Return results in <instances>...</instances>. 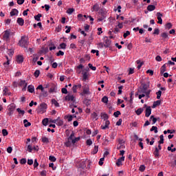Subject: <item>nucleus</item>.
I'll list each match as a JSON object with an SVG mask.
<instances>
[{"mask_svg": "<svg viewBox=\"0 0 176 176\" xmlns=\"http://www.w3.org/2000/svg\"><path fill=\"white\" fill-rule=\"evenodd\" d=\"M18 45L21 46V47H25L27 49V47H28V38L25 36H23L19 41Z\"/></svg>", "mask_w": 176, "mask_h": 176, "instance_id": "1", "label": "nucleus"}, {"mask_svg": "<svg viewBox=\"0 0 176 176\" xmlns=\"http://www.w3.org/2000/svg\"><path fill=\"white\" fill-rule=\"evenodd\" d=\"M47 109V104L43 102L38 106L37 109V112L38 113H45Z\"/></svg>", "mask_w": 176, "mask_h": 176, "instance_id": "2", "label": "nucleus"}, {"mask_svg": "<svg viewBox=\"0 0 176 176\" xmlns=\"http://www.w3.org/2000/svg\"><path fill=\"white\" fill-rule=\"evenodd\" d=\"M148 87L149 84L142 83L141 86L138 89V93L145 94V92L148 90Z\"/></svg>", "mask_w": 176, "mask_h": 176, "instance_id": "3", "label": "nucleus"}, {"mask_svg": "<svg viewBox=\"0 0 176 176\" xmlns=\"http://www.w3.org/2000/svg\"><path fill=\"white\" fill-rule=\"evenodd\" d=\"M91 119L93 122H97V120H98V114L96 112H93L91 114Z\"/></svg>", "mask_w": 176, "mask_h": 176, "instance_id": "4", "label": "nucleus"}, {"mask_svg": "<svg viewBox=\"0 0 176 176\" xmlns=\"http://www.w3.org/2000/svg\"><path fill=\"white\" fill-rule=\"evenodd\" d=\"M53 123H56L58 126H63L64 124V121L60 120V118H58L56 120H52Z\"/></svg>", "mask_w": 176, "mask_h": 176, "instance_id": "5", "label": "nucleus"}, {"mask_svg": "<svg viewBox=\"0 0 176 176\" xmlns=\"http://www.w3.org/2000/svg\"><path fill=\"white\" fill-rule=\"evenodd\" d=\"M10 36V31H9V30L4 31V34L3 36V40L8 41L9 39Z\"/></svg>", "mask_w": 176, "mask_h": 176, "instance_id": "6", "label": "nucleus"}, {"mask_svg": "<svg viewBox=\"0 0 176 176\" xmlns=\"http://www.w3.org/2000/svg\"><path fill=\"white\" fill-rule=\"evenodd\" d=\"M157 23L158 24H163V19H162V17H163V14L160 12H157Z\"/></svg>", "mask_w": 176, "mask_h": 176, "instance_id": "7", "label": "nucleus"}, {"mask_svg": "<svg viewBox=\"0 0 176 176\" xmlns=\"http://www.w3.org/2000/svg\"><path fill=\"white\" fill-rule=\"evenodd\" d=\"M152 113V109H151V107H147L146 109V118H149L151 116V114Z\"/></svg>", "mask_w": 176, "mask_h": 176, "instance_id": "8", "label": "nucleus"}, {"mask_svg": "<svg viewBox=\"0 0 176 176\" xmlns=\"http://www.w3.org/2000/svg\"><path fill=\"white\" fill-rule=\"evenodd\" d=\"M109 124H111V122L109 120L104 121V125L101 126L102 130H105L106 129H109Z\"/></svg>", "mask_w": 176, "mask_h": 176, "instance_id": "9", "label": "nucleus"}, {"mask_svg": "<svg viewBox=\"0 0 176 176\" xmlns=\"http://www.w3.org/2000/svg\"><path fill=\"white\" fill-rule=\"evenodd\" d=\"M65 101H72L73 102H75V96H74L73 95L72 96H69V95H67L66 97H65Z\"/></svg>", "mask_w": 176, "mask_h": 176, "instance_id": "10", "label": "nucleus"}, {"mask_svg": "<svg viewBox=\"0 0 176 176\" xmlns=\"http://www.w3.org/2000/svg\"><path fill=\"white\" fill-rule=\"evenodd\" d=\"M122 162H124V156L120 157L116 162L117 166L119 167L122 166Z\"/></svg>", "mask_w": 176, "mask_h": 176, "instance_id": "11", "label": "nucleus"}, {"mask_svg": "<svg viewBox=\"0 0 176 176\" xmlns=\"http://www.w3.org/2000/svg\"><path fill=\"white\" fill-rule=\"evenodd\" d=\"M98 10H100V5H98V3H96L93 6L91 12H98Z\"/></svg>", "mask_w": 176, "mask_h": 176, "instance_id": "12", "label": "nucleus"}, {"mask_svg": "<svg viewBox=\"0 0 176 176\" xmlns=\"http://www.w3.org/2000/svg\"><path fill=\"white\" fill-rule=\"evenodd\" d=\"M16 61L19 64H21L24 61V58L21 55H18L16 57Z\"/></svg>", "mask_w": 176, "mask_h": 176, "instance_id": "13", "label": "nucleus"}, {"mask_svg": "<svg viewBox=\"0 0 176 176\" xmlns=\"http://www.w3.org/2000/svg\"><path fill=\"white\" fill-rule=\"evenodd\" d=\"M10 14L11 16H17L19 14V10L17 9H12Z\"/></svg>", "mask_w": 176, "mask_h": 176, "instance_id": "14", "label": "nucleus"}, {"mask_svg": "<svg viewBox=\"0 0 176 176\" xmlns=\"http://www.w3.org/2000/svg\"><path fill=\"white\" fill-rule=\"evenodd\" d=\"M111 41L107 38L105 41H104V47H109V46H111Z\"/></svg>", "mask_w": 176, "mask_h": 176, "instance_id": "15", "label": "nucleus"}, {"mask_svg": "<svg viewBox=\"0 0 176 176\" xmlns=\"http://www.w3.org/2000/svg\"><path fill=\"white\" fill-rule=\"evenodd\" d=\"M16 23L19 25H24V19H23V18H18Z\"/></svg>", "mask_w": 176, "mask_h": 176, "instance_id": "16", "label": "nucleus"}, {"mask_svg": "<svg viewBox=\"0 0 176 176\" xmlns=\"http://www.w3.org/2000/svg\"><path fill=\"white\" fill-rule=\"evenodd\" d=\"M155 9H156V6L154 5H149L147 6V10H148V12H153Z\"/></svg>", "mask_w": 176, "mask_h": 176, "instance_id": "17", "label": "nucleus"}, {"mask_svg": "<svg viewBox=\"0 0 176 176\" xmlns=\"http://www.w3.org/2000/svg\"><path fill=\"white\" fill-rule=\"evenodd\" d=\"M100 117L102 119H104V122H106V120H108V114L107 113H101Z\"/></svg>", "mask_w": 176, "mask_h": 176, "instance_id": "18", "label": "nucleus"}, {"mask_svg": "<svg viewBox=\"0 0 176 176\" xmlns=\"http://www.w3.org/2000/svg\"><path fill=\"white\" fill-rule=\"evenodd\" d=\"M142 112H144V108H139L135 111V113L138 116H140Z\"/></svg>", "mask_w": 176, "mask_h": 176, "instance_id": "19", "label": "nucleus"}, {"mask_svg": "<svg viewBox=\"0 0 176 176\" xmlns=\"http://www.w3.org/2000/svg\"><path fill=\"white\" fill-rule=\"evenodd\" d=\"M28 91H29V93H34L35 91V88H34V86L32 85H29L28 87Z\"/></svg>", "mask_w": 176, "mask_h": 176, "instance_id": "20", "label": "nucleus"}, {"mask_svg": "<svg viewBox=\"0 0 176 176\" xmlns=\"http://www.w3.org/2000/svg\"><path fill=\"white\" fill-rule=\"evenodd\" d=\"M89 75L87 74V72H84L82 73V80L85 82V80H87L89 79L88 78Z\"/></svg>", "mask_w": 176, "mask_h": 176, "instance_id": "21", "label": "nucleus"}, {"mask_svg": "<svg viewBox=\"0 0 176 176\" xmlns=\"http://www.w3.org/2000/svg\"><path fill=\"white\" fill-rule=\"evenodd\" d=\"M80 168H86V162L85 161H82L78 164Z\"/></svg>", "mask_w": 176, "mask_h": 176, "instance_id": "22", "label": "nucleus"}, {"mask_svg": "<svg viewBox=\"0 0 176 176\" xmlns=\"http://www.w3.org/2000/svg\"><path fill=\"white\" fill-rule=\"evenodd\" d=\"M166 68L167 67L166 66V64L163 65L160 68V74H164L166 71Z\"/></svg>", "mask_w": 176, "mask_h": 176, "instance_id": "23", "label": "nucleus"}, {"mask_svg": "<svg viewBox=\"0 0 176 176\" xmlns=\"http://www.w3.org/2000/svg\"><path fill=\"white\" fill-rule=\"evenodd\" d=\"M160 104H162V102L160 100H157L153 102L152 108H156V107H158V105H160Z\"/></svg>", "mask_w": 176, "mask_h": 176, "instance_id": "24", "label": "nucleus"}, {"mask_svg": "<svg viewBox=\"0 0 176 176\" xmlns=\"http://www.w3.org/2000/svg\"><path fill=\"white\" fill-rule=\"evenodd\" d=\"M118 142L120 144V146H117V149H120L122 148V146H123V144H124V140H119Z\"/></svg>", "mask_w": 176, "mask_h": 176, "instance_id": "25", "label": "nucleus"}, {"mask_svg": "<svg viewBox=\"0 0 176 176\" xmlns=\"http://www.w3.org/2000/svg\"><path fill=\"white\" fill-rule=\"evenodd\" d=\"M67 140H69V141H72V140H75V133L72 132L70 136L67 138Z\"/></svg>", "mask_w": 176, "mask_h": 176, "instance_id": "26", "label": "nucleus"}, {"mask_svg": "<svg viewBox=\"0 0 176 176\" xmlns=\"http://www.w3.org/2000/svg\"><path fill=\"white\" fill-rule=\"evenodd\" d=\"M83 104H86L87 107H89V105H90V104H91V100H88V99H85L83 100Z\"/></svg>", "mask_w": 176, "mask_h": 176, "instance_id": "27", "label": "nucleus"}, {"mask_svg": "<svg viewBox=\"0 0 176 176\" xmlns=\"http://www.w3.org/2000/svg\"><path fill=\"white\" fill-rule=\"evenodd\" d=\"M41 17H42V14H38L37 15L34 16V19L36 21H41Z\"/></svg>", "mask_w": 176, "mask_h": 176, "instance_id": "28", "label": "nucleus"}, {"mask_svg": "<svg viewBox=\"0 0 176 176\" xmlns=\"http://www.w3.org/2000/svg\"><path fill=\"white\" fill-rule=\"evenodd\" d=\"M23 124L25 127H30V126H31V122H29L28 120H24Z\"/></svg>", "mask_w": 176, "mask_h": 176, "instance_id": "29", "label": "nucleus"}, {"mask_svg": "<svg viewBox=\"0 0 176 176\" xmlns=\"http://www.w3.org/2000/svg\"><path fill=\"white\" fill-rule=\"evenodd\" d=\"M52 104H53L56 107H60V104L57 102V100H56V99L52 100Z\"/></svg>", "mask_w": 176, "mask_h": 176, "instance_id": "30", "label": "nucleus"}, {"mask_svg": "<svg viewBox=\"0 0 176 176\" xmlns=\"http://www.w3.org/2000/svg\"><path fill=\"white\" fill-rule=\"evenodd\" d=\"M158 143L160 144H164V136L163 135H161L160 136V141L158 142Z\"/></svg>", "mask_w": 176, "mask_h": 176, "instance_id": "31", "label": "nucleus"}, {"mask_svg": "<svg viewBox=\"0 0 176 176\" xmlns=\"http://www.w3.org/2000/svg\"><path fill=\"white\" fill-rule=\"evenodd\" d=\"M47 123H49V118H44L42 121L43 125L47 126Z\"/></svg>", "mask_w": 176, "mask_h": 176, "instance_id": "32", "label": "nucleus"}, {"mask_svg": "<svg viewBox=\"0 0 176 176\" xmlns=\"http://www.w3.org/2000/svg\"><path fill=\"white\" fill-rule=\"evenodd\" d=\"M58 49H67V44L65 43H60Z\"/></svg>", "mask_w": 176, "mask_h": 176, "instance_id": "33", "label": "nucleus"}, {"mask_svg": "<svg viewBox=\"0 0 176 176\" xmlns=\"http://www.w3.org/2000/svg\"><path fill=\"white\" fill-rule=\"evenodd\" d=\"M42 9H45L46 12H49V10L50 9V6L45 4L44 6H42Z\"/></svg>", "mask_w": 176, "mask_h": 176, "instance_id": "34", "label": "nucleus"}, {"mask_svg": "<svg viewBox=\"0 0 176 176\" xmlns=\"http://www.w3.org/2000/svg\"><path fill=\"white\" fill-rule=\"evenodd\" d=\"M42 142H44L45 144H49V138L46 137H43L42 138Z\"/></svg>", "mask_w": 176, "mask_h": 176, "instance_id": "35", "label": "nucleus"}, {"mask_svg": "<svg viewBox=\"0 0 176 176\" xmlns=\"http://www.w3.org/2000/svg\"><path fill=\"white\" fill-rule=\"evenodd\" d=\"M161 36L164 39H167V38H168V34L166 32H163L162 34H161Z\"/></svg>", "mask_w": 176, "mask_h": 176, "instance_id": "36", "label": "nucleus"}, {"mask_svg": "<svg viewBox=\"0 0 176 176\" xmlns=\"http://www.w3.org/2000/svg\"><path fill=\"white\" fill-rule=\"evenodd\" d=\"M97 152H98V146H95L94 148L92 151L93 155H96V153H97Z\"/></svg>", "mask_w": 176, "mask_h": 176, "instance_id": "37", "label": "nucleus"}, {"mask_svg": "<svg viewBox=\"0 0 176 176\" xmlns=\"http://www.w3.org/2000/svg\"><path fill=\"white\" fill-rule=\"evenodd\" d=\"M150 131H154V133H157V126H153L150 129Z\"/></svg>", "mask_w": 176, "mask_h": 176, "instance_id": "38", "label": "nucleus"}, {"mask_svg": "<svg viewBox=\"0 0 176 176\" xmlns=\"http://www.w3.org/2000/svg\"><path fill=\"white\" fill-rule=\"evenodd\" d=\"M102 102H104V104H107L108 103V97L104 96L102 98Z\"/></svg>", "mask_w": 176, "mask_h": 176, "instance_id": "39", "label": "nucleus"}, {"mask_svg": "<svg viewBox=\"0 0 176 176\" xmlns=\"http://www.w3.org/2000/svg\"><path fill=\"white\" fill-rule=\"evenodd\" d=\"M65 119H68V122H72V115L65 116Z\"/></svg>", "mask_w": 176, "mask_h": 176, "instance_id": "40", "label": "nucleus"}, {"mask_svg": "<svg viewBox=\"0 0 176 176\" xmlns=\"http://www.w3.org/2000/svg\"><path fill=\"white\" fill-rule=\"evenodd\" d=\"M74 12H75V9H74V8H69L67 10V13H68V14H72V13H74Z\"/></svg>", "mask_w": 176, "mask_h": 176, "instance_id": "41", "label": "nucleus"}, {"mask_svg": "<svg viewBox=\"0 0 176 176\" xmlns=\"http://www.w3.org/2000/svg\"><path fill=\"white\" fill-rule=\"evenodd\" d=\"M157 94V100H160V97H162V91H158L157 92H156Z\"/></svg>", "mask_w": 176, "mask_h": 176, "instance_id": "42", "label": "nucleus"}, {"mask_svg": "<svg viewBox=\"0 0 176 176\" xmlns=\"http://www.w3.org/2000/svg\"><path fill=\"white\" fill-rule=\"evenodd\" d=\"M8 54L10 57H12V56H13V54H14V51H13L12 50H9L8 51Z\"/></svg>", "mask_w": 176, "mask_h": 176, "instance_id": "43", "label": "nucleus"}, {"mask_svg": "<svg viewBox=\"0 0 176 176\" xmlns=\"http://www.w3.org/2000/svg\"><path fill=\"white\" fill-rule=\"evenodd\" d=\"M88 67L90 68V69H92V71H96V69H97V67L93 66L91 63H89Z\"/></svg>", "mask_w": 176, "mask_h": 176, "instance_id": "44", "label": "nucleus"}, {"mask_svg": "<svg viewBox=\"0 0 176 176\" xmlns=\"http://www.w3.org/2000/svg\"><path fill=\"white\" fill-rule=\"evenodd\" d=\"M160 32V30H159V28H155L154 30L153 34V35H159Z\"/></svg>", "mask_w": 176, "mask_h": 176, "instance_id": "45", "label": "nucleus"}, {"mask_svg": "<svg viewBox=\"0 0 176 176\" xmlns=\"http://www.w3.org/2000/svg\"><path fill=\"white\" fill-rule=\"evenodd\" d=\"M9 111H14V109H16V105L14 104H11L10 105L9 108H8Z\"/></svg>", "mask_w": 176, "mask_h": 176, "instance_id": "46", "label": "nucleus"}, {"mask_svg": "<svg viewBox=\"0 0 176 176\" xmlns=\"http://www.w3.org/2000/svg\"><path fill=\"white\" fill-rule=\"evenodd\" d=\"M150 119H153V124H155L157 122V118H155L153 116H151Z\"/></svg>", "mask_w": 176, "mask_h": 176, "instance_id": "47", "label": "nucleus"}, {"mask_svg": "<svg viewBox=\"0 0 176 176\" xmlns=\"http://www.w3.org/2000/svg\"><path fill=\"white\" fill-rule=\"evenodd\" d=\"M40 74H41V71H39V70H36V71L34 72V75L35 78H38V76H39Z\"/></svg>", "mask_w": 176, "mask_h": 176, "instance_id": "48", "label": "nucleus"}, {"mask_svg": "<svg viewBox=\"0 0 176 176\" xmlns=\"http://www.w3.org/2000/svg\"><path fill=\"white\" fill-rule=\"evenodd\" d=\"M139 170L141 171V173H144V171H145V165H141Z\"/></svg>", "mask_w": 176, "mask_h": 176, "instance_id": "49", "label": "nucleus"}, {"mask_svg": "<svg viewBox=\"0 0 176 176\" xmlns=\"http://www.w3.org/2000/svg\"><path fill=\"white\" fill-rule=\"evenodd\" d=\"M166 28L170 30V28H173V24H171V23H166Z\"/></svg>", "mask_w": 176, "mask_h": 176, "instance_id": "50", "label": "nucleus"}, {"mask_svg": "<svg viewBox=\"0 0 176 176\" xmlns=\"http://www.w3.org/2000/svg\"><path fill=\"white\" fill-rule=\"evenodd\" d=\"M8 91H9V89L6 87L3 91V96H8Z\"/></svg>", "mask_w": 176, "mask_h": 176, "instance_id": "51", "label": "nucleus"}, {"mask_svg": "<svg viewBox=\"0 0 176 176\" xmlns=\"http://www.w3.org/2000/svg\"><path fill=\"white\" fill-rule=\"evenodd\" d=\"M54 90H56V85H53L49 90V93H54Z\"/></svg>", "mask_w": 176, "mask_h": 176, "instance_id": "52", "label": "nucleus"}, {"mask_svg": "<svg viewBox=\"0 0 176 176\" xmlns=\"http://www.w3.org/2000/svg\"><path fill=\"white\" fill-rule=\"evenodd\" d=\"M121 113L120 111H117L116 112H114L113 113V116H115V118H119V115H120Z\"/></svg>", "mask_w": 176, "mask_h": 176, "instance_id": "53", "label": "nucleus"}, {"mask_svg": "<svg viewBox=\"0 0 176 176\" xmlns=\"http://www.w3.org/2000/svg\"><path fill=\"white\" fill-rule=\"evenodd\" d=\"M41 91L43 97H47L49 96L47 91H45V89H43V91Z\"/></svg>", "mask_w": 176, "mask_h": 176, "instance_id": "54", "label": "nucleus"}, {"mask_svg": "<svg viewBox=\"0 0 176 176\" xmlns=\"http://www.w3.org/2000/svg\"><path fill=\"white\" fill-rule=\"evenodd\" d=\"M72 144V142H71V140H69L67 139V142H66L65 143V145L66 146H67V147H69V146H71Z\"/></svg>", "mask_w": 176, "mask_h": 176, "instance_id": "55", "label": "nucleus"}, {"mask_svg": "<svg viewBox=\"0 0 176 176\" xmlns=\"http://www.w3.org/2000/svg\"><path fill=\"white\" fill-rule=\"evenodd\" d=\"M2 134L4 137H6V135H8V130L6 129H3L2 130Z\"/></svg>", "mask_w": 176, "mask_h": 176, "instance_id": "56", "label": "nucleus"}, {"mask_svg": "<svg viewBox=\"0 0 176 176\" xmlns=\"http://www.w3.org/2000/svg\"><path fill=\"white\" fill-rule=\"evenodd\" d=\"M25 84H27V82H25V80H21L19 82V86H24Z\"/></svg>", "mask_w": 176, "mask_h": 176, "instance_id": "57", "label": "nucleus"}, {"mask_svg": "<svg viewBox=\"0 0 176 176\" xmlns=\"http://www.w3.org/2000/svg\"><path fill=\"white\" fill-rule=\"evenodd\" d=\"M32 149H34V148H32V145H28V149H27V151H28L30 152V153H31L32 152Z\"/></svg>", "mask_w": 176, "mask_h": 176, "instance_id": "58", "label": "nucleus"}, {"mask_svg": "<svg viewBox=\"0 0 176 176\" xmlns=\"http://www.w3.org/2000/svg\"><path fill=\"white\" fill-rule=\"evenodd\" d=\"M20 163H21V164H25V163H27V160L25 158H22L20 160Z\"/></svg>", "mask_w": 176, "mask_h": 176, "instance_id": "59", "label": "nucleus"}, {"mask_svg": "<svg viewBox=\"0 0 176 176\" xmlns=\"http://www.w3.org/2000/svg\"><path fill=\"white\" fill-rule=\"evenodd\" d=\"M49 159L51 162H56V157L52 155L50 156Z\"/></svg>", "mask_w": 176, "mask_h": 176, "instance_id": "60", "label": "nucleus"}, {"mask_svg": "<svg viewBox=\"0 0 176 176\" xmlns=\"http://www.w3.org/2000/svg\"><path fill=\"white\" fill-rule=\"evenodd\" d=\"M64 55V52L59 50L58 52L56 54V56L58 57L60 56H63Z\"/></svg>", "mask_w": 176, "mask_h": 176, "instance_id": "61", "label": "nucleus"}, {"mask_svg": "<svg viewBox=\"0 0 176 176\" xmlns=\"http://www.w3.org/2000/svg\"><path fill=\"white\" fill-rule=\"evenodd\" d=\"M104 157H102L100 159V161H99V166H102V164H104Z\"/></svg>", "mask_w": 176, "mask_h": 176, "instance_id": "62", "label": "nucleus"}, {"mask_svg": "<svg viewBox=\"0 0 176 176\" xmlns=\"http://www.w3.org/2000/svg\"><path fill=\"white\" fill-rule=\"evenodd\" d=\"M108 144H109V140L107 138H105L103 145H108Z\"/></svg>", "mask_w": 176, "mask_h": 176, "instance_id": "63", "label": "nucleus"}, {"mask_svg": "<svg viewBox=\"0 0 176 176\" xmlns=\"http://www.w3.org/2000/svg\"><path fill=\"white\" fill-rule=\"evenodd\" d=\"M86 144H87V145L90 146L93 144V142L89 139V140H87Z\"/></svg>", "mask_w": 176, "mask_h": 176, "instance_id": "64", "label": "nucleus"}]
</instances>
